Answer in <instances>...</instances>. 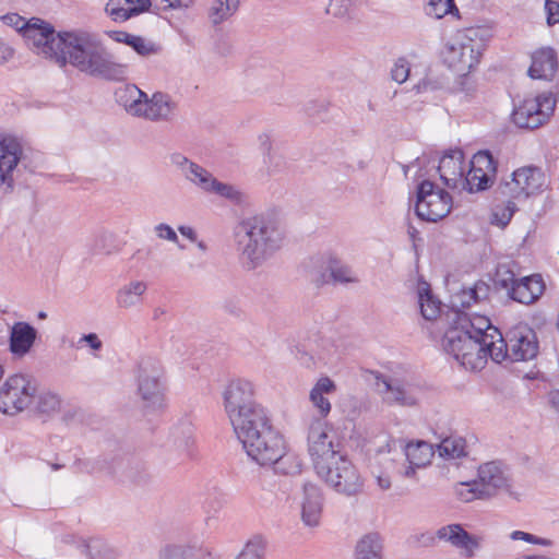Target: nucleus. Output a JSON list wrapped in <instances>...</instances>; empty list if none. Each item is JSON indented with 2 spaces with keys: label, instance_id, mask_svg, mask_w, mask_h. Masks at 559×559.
Returning <instances> with one entry per match:
<instances>
[{
  "label": "nucleus",
  "instance_id": "nucleus-18",
  "mask_svg": "<svg viewBox=\"0 0 559 559\" xmlns=\"http://www.w3.org/2000/svg\"><path fill=\"white\" fill-rule=\"evenodd\" d=\"M21 144L12 139L0 136V191L10 193L14 187L13 173L21 159Z\"/></svg>",
  "mask_w": 559,
  "mask_h": 559
},
{
  "label": "nucleus",
  "instance_id": "nucleus-1",
  "mask_svg": "<svg viewBox=\"0 0 559 559\" xmlns=\"http://www.w3.org/2000/svg\"><path fill=\"white\" fill-rule=\"evenodd\" d=\"M308 451L317 475L335 492L345 497H356L364 491L365 480L357 467L338 444H334L333 436L318 421L308 433Z\"/></svg>",
  "mask_w": 559,
  "mask_h": 559
},
{
  "label": "nucleus",
  "instance_id": "nucleus-56",
  "mask_svg": "<svg viewBox=\"0 0 559 559\" xmlns=\"http://www.w3.org/2000/svg\"><path fill=\"white\" fill-rule=\"evenodd\" d=\"M3 21L13 26L21 35L25 36V31L29 25V20H25L16 13L7 14L3 16Z\"/></svg>",
  "mask_w": 559,
  "mask_h": 559
},
{
  "label": "nucleus",
  "instance_id": "nucleus-40",
  "mask_svg": "<svg viewBox=\"0 0 559 559\" xmlns=\"http://www.w3.org/2000/svg\"><path fill=\"white\" fill-rule=\"evenodd\" d=\"M491 176L483 170H477L473 167L469 168L468 173L463 176L462 186H460L461 190H467L468 192H476L486 190L492 183Z\"/></svg>",
  "mask_w": 559,
  "mask_h": 559
},
{
  "label": "nucleus",
  "instance_id": "nucleus-27",
  "mask_svg": "<svg viewBox=\"0 0 559 559\" xmlns=\"http://www.w3.org/2000/svg\"><path fill=\"white\" fill-rule=\"evenodd\" d=\"M558 68L557 55L552 48H542L532 55L528 75L532 79L550 80Z\"/></svg>",
  "mask_w": 559,
  "mask_h": 559
},
{
  "label": "nucleus",
  "instance_id": "nucleus-17",
  "mask_svg": "<svg viewBox=\"0 0 559 559\" xmlns=\"http://www.w3.org/2000/svg\"><path fill=\"white\" fill-rule=\"evenodd\" d=\"M501 352L503 360L526 361L538 354V342L535 332L526 325L518 326L508 334V342L502 337Z\"/></svg>",
  "mask_w": 559,
  "mask_h": 559
},
{
  "label": "nucleus",
  "instance_id": "nucleus-2",
  "mask_svg": "<svg viewBox=\"0 0 559 559\" xmlns=\"http://www.w3.org/2000/svg\"><path fill=\"white\" fill-rule=\"evenodd\" d=\"M57 64H71L80 72L107 81H121L128 75V66L118 62L97 35L82 31L60 32Z\"/></svg>",
  "mask_w": 559,
  "mask_h": 559
},
{
  "label": "nucleus",
  "instance_id": "nucleus-25",
  "mask_svg": "<svg viewBox=\"0 0 559 559\" xmlns=\"http://www.w3.org/2000/svg\"><path fill=\"white\" fill-rule=\"evenodd\" d=\"M545 292V283L539 274L519 278L510 290V298L523 305L536 302Z\"/></svg>",
  "mask_w": 559,
  "mask_h": 559
},
{
  "label": "nucleus",
  "instance_id": "nucleus-46",
  "mask_svg": "<svg viewBox=\"0 0 559 559\" xmlns=\"http://www.w3.org/2000/svg\"><path fill=\"white\" fill-rule=\"evenodd\" d=\"M105 13L116 23H123L131 19L126 0H108L105 5Z\"/></svg>",
  "mask_w": 559,
  "mask_h": 559
},
{
  "label": "nucleus",
  "instance_id": "nucleus-49",
  "mask_svg": "<svg viewBox=\"0 0 559 559\" xmlns=\"http://www.w3.org/2000/svg\"><path fill=\"white\" fill-rule=\"evenodd\" d=\"M471 167L477 170L480 169L491 176H495L497 171V164L488 151L476 153L471 160Z\"/></svg>",
  "mask_w": 559,
  "mask_h": 559
},
{
  "label": "nucleus",
  "instance_id": "nucleus-16",
  "mask_svg": "<svg viewBox=\"0 0 559 559\" xmlns=\"http://www.w3.org/2000/svg\"><path fill=\"white\" fill-rule=\"evenodd\" d=\"M480 496L486 499L499 495H512V476L509 468L499 461L481 464L477 471Z\"/></svg>",
  "mask_w": 559,
  "mask_h": 559
},
{
  "label": "nucleus",
  "instance_id": "nucleus-33",
  "mask_svg": "<svg viewBox=\"0 0 559 559\" xmlns=\"http://www.w3.org/2000/svg\"><path fill=\"white\" fill-rule=\"evenodd\" d=\"M239 0H211L206 8V16L212 26L229 21L239 10Z\"/></svg>",
  "mask_w": 559,
  "mask_h": 559
},
{
  "label": "nucleus",
  "instance_id": "nucleus-32",
  "mask_svg": "<svg viewBox=\"0 0 559 559\" xmlns=\"http://www.w3.org/2000/svg\"><path fill=\"white\" fill-rule=\"evenodd\" d=\"M147 284L143 281H132L117 292L116 305L120 309H130L142 304Z\"/></svg>",
  "mask_w": 559,
  "mask_h": 559
},
{
  "label": "nucleus",
  "instance_id": "nucleus-42",
  "mask_svg": "<svg viewBox=\"0 0 559 559\" xmlns=\"http://www.w3.org/2000/svg\"><path fill=\"white\" fill-rule=\"evenodd\" d=\"M266 547V539L261 535H254L235 559H265Z\"/></svg>",
  "mask_w": 559,
  "mask_h": 559
},
{
  "label": "nucleus",
  "instance_id": "nucleus-9",
  "mask_svg": "<svg viewBox=\"0 0 559 559\" xmlns=\"http://www.w3.org/2000/svg\"><path fill=\"white\" fill-rule=\"evenodd\" d=\"M36 380L24 373L10 376L0 388V412L16 415L27 408L36 394Z\"/></svg>",
  "mask_w": 559,
  "mask_h": 559
},
{
  "label": "nucleus",
  "instance_id": "nucleus-4",
  "mask_svg": "<svg viewBox=\"0 0 559 559\" xmlns=\"http://www.w3.org/2000/svg\"><path fill=\"white\" fill-rule=\"evenodd\" d=\"M248 456L263 465L276 460L282 451V437L273 428L261 405L229 419Z\"/></svg>",
  "mask_w": 559,
  "mask_h": 559
},
{
  "label": "nucleus",
  "instance_id": "nucleus-64",
  "mask_svg": "<svg viewBox=\"0 0 559 559\" xmlns=\"http://www.w3.org/2000/svg\"><path fill=\"white\" fill-rule=\"evenodd\" d=\"M440 87V84L436 80L430 79H423L420 82H418L414 88L417 93H424L429 91H436Z\"/></svg>",
  "mask_w": 559,
  "mask_h": 559
},
{
  "label": "nucleus",
  "instance_id": "nucleus-53",
  "mask_svg": "<svg viewBox=\"0 0 559 559\" xmlns=\"http://www.w3.org/2000/svg\"><path fill=\"white\" fill-rule=\"evenodd\" d=\"M127 477L135 484H143L148 479L150 475L144 463L134 462L128 467Z\"/></svg>",
  "mask_w": 559,
  "mask_h": 559
},
{
  "label": "nucleus",
  "instance_id": "nucleus-30",
  "mask_svg": "<svg viewBox=\"0 0 559 559\" xmlns=\"http://www.w3.org/2000/svg\"><path fill=\"white\" fill-rule=\"evenodd\" d=\"M336 384L329 377H321L310 391V402L318 409L321 417H326L331 412V403L326 397L335 393Z\"/></svg>",
  "mask_w": 559,
  "mask_h": 559
},
{
  "label": "nucleus",
  "instance_id": "nucleus-43",
  "mask_svg": "<svg viewBox=\"0 0 559 559\" xmlns=\"http://www.w3.org/2000/svg\"><path fill=\"white\" fill-rule=\"evenodd\" d=\"M355 5V0H329L325 14L340 21H349L353 19Z\"/></svg>",
  "mask_w": 559,
  "mask_h": 559
},
{
  "label": "nucleus",
  "instance_id": "nucleus-63",
  "mask_svg": "<svg viewBox=\"0 0 559 559\" xmlns=\"http://www.w3.org/2000/svg\"><path fill=\"white\" fill-rule=\"evenodd\" d=\"M152 3H155L157 9L163 10L188 7V2H185V0H152Z\"/></svg>",
  "mask_w": 559,
  "mask_h": 559
},
{
  "label": "nucleus",
  "instance_id": "nucleus-29",
  "mask_svg": "<svg viewBox=\"0 0 559 559\" xmlns=\"http://www.w3.org/2000/svg\"><path fill=\"white\" fill-rule=\"evenodd\" d=\"M325 264L330 274L329 276L322 275L321 280H318L319 283L325 284L332 281L335 284H352L359 282L356 272L335 255L329 254Z\"/></svg>",
  "mask_w": 559,
  "mask_h": 559
},
{
  "label": "nucleus",
  "instance_id": "nucleus-3",
  "mask_svg": "<svg viewBox=\"0 0 559 559\" xmlns=\"http://www.w3.org/2000/svg\"><path fill=\"white\" fill-rule=\"evenodd\" d=\"M277 219L259 214L242 218L234 228L239 260L247 270H255L269 260L283 243Z\"/></svg>",
  "mask_w": 559,
  "mask_h": 559
},
{
  "label": "nucleus",
  "instance_id": "nucleus-35",
  "mask_svg": "<svg viewBox=\"0 0 559 559\" xmlns=\"http://www.w3.org/2000/svg\"><path fill=\"white\" fill-rule=\"evenodd\" d=\"M436 537L467 550H472L477 546L473 537L460 524H450L439 528Z\"/></svg>",
  "mask_w": 559,
  "mask_h": 559
},
{
  "label": "nucleus",
  "instance_id": "nucleus-39",
  "mask_svg": "<svg viewBox=\"0 0 559 559\" xmlns=\"http://www.w3.org/2000/svg\"><path fill=\"white\" fill-rule=\"evenodd\" d=\"M491 176L483 170H477L473 167L469 168L468 173L463 176L462 186H460L461 190H467L468 192H476L486 190L492 183Z\"/></svg>",
  "mask_w": 559,
  "mask_h": 559
},
{
  "label": "nucleus",
  "instance_id": "nucleus-41",
  "mask_svg": "<svg viewBox=\"0 0 559 559\" xmlns=\"http://www.w3.org/2000/svg\"><path fill=\"white\" fill-rule=\"evenodd\" d=\"M284 450V441L282 440V451L280 453L281 455L270 463H264L262 466L275 465V469L280 473L286 475L299 474L302 467L301 460L299 459V456L293 453H285Z\"/></svg>",
  "mask_w": 559,
  "mask_h": 559
},
{
  "label": "nucleus",
  "instance_id": "nucleus-24",
  "mask_svg": "<svg viewBox=\"0 0 559 559\" xmlns=\"http://www.w3.org/2000/svg\"><path fill=\"white\" fill-rule=\"evenodd\" d=\"M323 496L319 486L312 483L304 485L301 519L307 526H317L321 519Z\"/></svg>",
  "mask_w": 559,
  "mask_h": 559
},
{
  "label": "nucleus",
  "instance_id": "nucleus-19",
  "mask_svg": "<svg viewBox=\"0 0 559 559\" xmlns=\"http://www.w3.org/2000/svg\"><path fill=\"white\" fill-rule=\"evenodd\" d=\"M38 331L26 321H16L9 326V352L13 358L22 359L34 348Z\"/></svg>",
  "mask_w": 559,
  "mask_h": 559
},
{
  "label": "nucleus",
  "instance_id": "nucleus-45",
  "mask_svg": "<svg viewBox=\"0 0 559 559\" xmlns=\"http://www.w3.org/2000/svg\"><path fill=\"white\" fill-rule=\"evenodd\" d=\"M60 407L61 400L58 394L50 391H44L38 394L36 408L39 413L51 415L58 413Z\"/></svg>",
  "mask_w": 559,
  "mask_h": 559
},
{
  "label": "nucleus",
  "instance_id": "nucleus-14",
  "mask_svg": "<svg viewBox=\"0 0 559 559\" xmlns=\"http://www.w3.org/2000/svg\"><path fill=\"white\" fill-rule=\"evenodd\" d=\"M59 35L60 33H56L50 23L39 17H32L25 31L24 39L36 55L57 63L59 50H61Z\"/></svg>",
  "mask_w": 559,
  "mask_h": 559
},
{
  "label": "nucleus",
  "instance_id": "nucleus-57",
  "mask_svg": "<svg viewBox=\"0 0 559 559\" xmlns=\"http://www.w3.org/2000/svg\"><path fill=\"white\" fill-rule=\"evenodd\" d=\"M519 278L515 277L514 273L507 271H498L497 273V283L508 292V296L510 297V290L518 283Z\"/></svg>",
  "mask_w": 559,
  "mask_h": 559
},
{
  "label": "nucleus",
  "instance_id": "nucleus-13",
  "mask_svg": "<svg viewBox=\"0 0 559 559\" xmlns=\"http://www.w3.org/2000/svg\"><path fill=\"white\" fill-rule=\"evenodd\" d=\"M452 207V198L443 189H436L435 183L424 180L417 187L415 204L416 215L427 222H437L445 217Z\"/></svg>",
  "mask_w": 559,
  "mask_h": 559
},
{
  "label": "nucleus",
  "instance_id": "nucleus-26",
  "mask_svg": "<svg viewBox=\"0 0 559 559\" xmlns=\"http://www.w3.org/2000/svg\"><path fill=\"white\" fill-rule=\"evenodd\" d=\"M433 448L426 441L409 442L404 448V454L408 466L400 473L407 478L416 474V468H423L430 464L433 456Z\"/></svg>",
  "mask_w": 559,
  "mask_h": 559
},
{
  "label": "nucleus",
  "instance_id": "nucleus-7",
  "mask_svg": "<svg viewBox=\"0 0 559 559\" xmlns=\"http://www.w3.org/2000/svg\"><path fill=\"white\" fill-rule=\"evenodd\" d=\"M450 326L442 338L445 353L453 356L465 369L480 370L485 367L489 354L467 329L449 320Z\"/></svg>",
  "mask_w": 559,
  "mask_h": 559
},
{
  "label": "nucleus",
  "instance_id": "nucleus-12",
  "mask_svg": "<svg viewBox=\"0 0 559 559\" xmlns=\"http://www.w3.org/2000/svg\"><path fill=\"white\" fill-rule=\"evenodd\" d=\"M556 98L552 93H542L533 98L524 99L511 115L512 122L521 129H536L543 126L552 115Z\"/></svg>",
  "mask_w": 559,
  "mask_h": 559
},
{
  "label": "nucleus",
  "instance_id": "nucleus-58",
  "mask_svg": "<svg viewBox=\"0 0 559 559\" xmlns=\"http://www.w3.org/2000/svg\"><path fill=\"white\" fill-rule=\"evenodd\" d=\"M510 538L512 540H524V542H527L531 544H537V545H544V546L550 545V540L545 539V538H539L533 534L522 532V531H513L510 534Z\"/></svg>",
  "mask_w": 559,
  "mask_h": 559
},
{
  "label": "nucleus",
  "instance_id": "nucleus-23",
  "mask_svg": "<svg viewBox=\"0 0 559 559\" xmlns=\"http://www.w3.org/2000/svg\"><path fill=\"white\" fill-rule=\"evenodd\" d=\"M176 108V103L168 94L156 92L152 97L146 96L140 118L153 122L169 121Z\"/></svg>",
  "mask_w": 559,
  "mask_h": 559
},
{
  "label": "nucleus",
  "instance_id": "nucleus-62",
  "mask_svg": "<svg viewBox=\"0 0 559 559\" xmlns=\"http://www.w3.org/2000/svg\"><path fill=\"white\" fill-rule=\"evenodd\" d=\"M15 55V50L2 38H0V64L10 62Z\"/></svg>",
  "mask_w": 559,
  "mask_h": 559
},
{
  "label": "nucleus",
  "instance_id": "nucleus-37",
  "mask_svg": "<svg viewBox=\"0 0 559 559\" xmlns=\"http://www.w3.org/2000/svg\"><path fill=\"white\" fill-rule=\"evenodd\" d=\"M159 559H214L212 555L203 548L168 545L160 550Z\"/></svg>",
  "mask_w": 559,
  "mask_h": 559
},
{
  "label": "nucleus",
  "instance_id": "nucleus-54",
  "mask_svg": "<svg viewBox=\"0 0 559 559\" xmlns=\"http://www.w3.org/2000/svg\"><path fill=\"white\" fill-rule=\"evenodd\" d=\"M411 67L405 58H400L391 69V78L399 84L404 83L409 76Z\"/></svg>",
  "mask_w": 559,
  "mask_h": 559
},
{
  "label": "nucleus",
  "instance_id": "nucleus-52",
  "mask_svg": "<svg viewBox=\"0 0 559 559\" xmlns=\"http://www.w3.org/2000/svg\"><path fill=\"white\" fill-rule=\"evenodd\" d=\"M173 436L178 448L188 450L193 444L192 428L188 424L176 428Z\"/></svg>",
  "mask_w": 559,
  "mask_h": 559
},
{
  "label": "nucleus",
  "instance_id": "nucleus-5",
  "mask_svg": "<svg viewBox=\"0 0 559 559\" xmlns=\"http://www.w3.org/2000/svg\"><path fill=\"white\" fill-rule=\"evenodd\" d=\"M485 47V31L478 27L461 29L445 41L441 59L449 69L466 75L479 63Z\"/></svg>",
  "mask_w": 559,
  "mask_h": 559
},
{
  "label": "nucleus",
  "instance_id": "nucleus-60",
  "mask_svg": "<svg viewBox=\"0 0 559 559\" xmlns=\"http://www.w3.org/2000/svg\"><path fill=\"white\" fill-rule=\"evenodd\" d=\"M545 10L549 25L559 23V0H546Z\"/></svg>",
  "mask_w": 559,
  "mask_h": 559
},
{
  "label": "nucleus",
  "instance_id": "nucleus-15",
  "mask_svg": "<svg viewBox=\"0 0 559 559\" xmlns=\"http://www.w3.org/2000/svg\"><path fill=\"white\" fill-rule=\"evenodd\" d=\"M222 399L228 419L261 406L255 400L254 384L242 378L230 380L222 392Z\"/></svg>",
  "mask_w": 559,
  "mask_h": 559
},
{
  "label": "nucleus",
  "instance_id": "nucleus-21",
  "mask_svg": "<svg viewBox=\"0 0 559 559\" xmlns=\"http://www.w3.org/2000/svg\"><path fill=\"white\" fill-rule=\"evenodd\" d=\"M491 287L484 281L476 282L472 287L462 288L454 293L450 299L451 311L448 313V320H452L453 312H464L474 304H481L488 300Z\"/></svg>",
  "mask_w": 559,
  "mask_h": 559
},
{
  "label": "nucleus",
  "instance_id": "nucleus-59",
  "mask_svg": "<svg viewBox=\"0 0 559 559\" xmlns=\"http://www.w3.org/2000/svg\"><path fill=\"white\" fill-rule=\"evenodd\" d=\"M154 230L159 239L178 242V236L170 225L159 223L154 227Z\"/></svg>",
  "mask_w": 559,
  "mask_h": 559
},
{
  "label": "nucleus",
  "instance_id": "nucleus-6",
  "mask_svg": "<svg viewBox=\"0 0 559 559\" xmlns=\"http://www.w3.org/2000/svg\"><path fill=\"white\" fill-rule=\"evenodd\" d=\"M171 164L182 177L205 194L215 195L234 204L243 201V193L234 185L218 180L211 171L181 154L171 156Z\"/></svg>",
  "mask_w": 559,
  "mask_h": 559
},
{
  "label": "nucleus",
  "instance_id": "nucleus-44",
  "mask_svg": "<svg viewBox=\"0 0 559 559\" xmlns=\"http://www.w3.org/2000/svg\"><path fill=\"white\" fill-rule=\"evenodd\" d=\"M258 140L260 148L264 155V163L267 165L269 173L273 174L280 171L284 162L282 157L272 154V141L270 135L266 133L260 134Z\"/></svg>",
  "mask_w": 559,
  "mask_h": 559
},
{
  "label": "nucleus",
  "instance_id": "nucleus-51",
  "mask_svg": "<svg viewBox=\"0 0 559 559\" xmlns=\"http://www.w3.org/2000/svg\"><path fill=\"white\" fill-rule=\"evenodd\" d=\"M130 47H132L133 50L142 57L156 55L159 50V48L154 43L136 35H134L132 41L130 43Z\"/></svg>",
  "mask_w": 559,
  "mask_h": 559
},
{
  "label": "nucleus",
  "instance_id": "nucleus-31",
  "mask_svg": "<svg viewBox=\"0 0 559 559\" xmlns=\"http://www.w3.org/2000/svg\"><path fill=\"white\" fill-rule=\"evenodd\" d=\"M340 357V346L332 336L319 335L311 348L308 360L319 361L323 365L335 362Z\"/></svg>",
  "mask_w": 559,
  "mask_h": 559
},
{
  "label": "nucleus",
  "instance_id": "nucleus-48",
  "mask_svg": "<svg viewBox=\"0 0 559 559\" xmlns=\"http://www.w3.org/2000/svg\"><path fill=\"white\" fill-rule=\"evenodd\" d=\"M453 10H456L454 0H428L425 7L426 14L435 19H442Z\"/></svg>",
  "mask_w": 559,
  "mask_h": 559
},
{
  "label": "nucleus",
  "instance_id": "nucleus-8",
  "mask_svg": "<svg viewBox=\"0 0 559 559\" xmlns=\"http://www.w3.org/2000/svg\"><path fill=\"white\" fill-rule=\"evenodd\" d=\"M136 395L147 411L165 406V371L162 362L151 356L141 357L134 371Z\"/></svg>",
  "mask_w": 559,
  "mask_h": 559
},
{
  "label": "nucleus",
  "instance_id": "nucleus-38",
  "mask_svg": "<svg viewBox=\"0 0 559 559\" xmlns=\"http://www.w3.org/2000/svg\"><path fill=\"white\" fill-rule=\"evenodd\" d=\"M437 451L444 460H459L467 455L466 441L460 436H450L438 444Z\"/></svg>",
  "mask_w": 559,
  "mask_h": 559
},
{
  "label": "nucleus",
  "instance_id": "nucleus-10",
  "mask_svg": "<svg viewBox=\"0 0 559 559\" xmlns=\"http://www.w3.org/2000/svg\"><path fill=\"white\" fill-rule=\"evenodd\" d=\"M453 323H460L468 332L478 340L480 345L485 348L490 358L496 362H501L503 357L501 347L502 334L501 332L491 324L490 320L480 314L468 316L465 312H453Z\"/></svg>",
  "mask_w": 559,
  "mask_h": 559
},
{
  "label": "nucleus",
  "instance_id": "nucleus-22",
  "mask_svg": "<svg viewBox=\"0 0 559 559\" xmlns=\"http://www.w3.org/2000/svg\"><path fill=\"white\" fill-rule=\"evenodd\" d=\"M464 154L462 150H452L445 153L439 162L438 173L444 186L450 189H460L464 176Z\"/></svg>",
  "mask_w": 559,
  "mask_h": 559
},
{
  "label": "nucleus",
  "instance_id": "nucleus-47",
  "mask_svg": "<svg viewBox=\"0 0 559 559\" xmlns=\"http://www.w3.org/2000/svg\"><path fill=\"white\" fill-rule=\"evenodd\" d=\"M508 200L503 202L502 205H497L492 213V223H496L501 226H507L511 221L513 214L518 210L515 201L513 199L507 198Z\"/></svg>",
  "mask_w": 559,
  "mask_h": 559
},
{
  "label": "nucleus",
  "instance_id": "nucleus-61",
  "mask_svg": "<svg viewBox=\"0 0 559 559\" xmlns=\"http://www.w3.org/2000/svg\"><path fill=\"white\" fill-rule=\"evenodd\" d=\"M102 547L103 543L99 539H91L88 543L83 545V552L91 559H100L103 558V554L100 551Z\"/></svg>",
  "mask_w": 559,
  "mask_h": 559
},
{
  "label": "nucleus",
  "instance_id": "nucleus-20",
  "mask_svg": "<svg viewBox=\"0 0 559 559\" xmlns=\"http://www.w3.org/2000/svg\"><path fill=\"white\" fill-rule=\"evenodd\" d=\"M384 401L401 406H413L417 403L421 388L415 382L390 378L384 382Z\"/></svg>",
  "mask_w": 559,
  "mask_h": 559
},
{
  "label": "nucleus",
  "instance_id": "nucleus-50",
  "mask_svg": "<svg viewBox=\"0 0 559 559\" xmlns=\"http://www.w3.org/2000/svg\"><path fill=\"white\" fill-rule=\"evenodd\" d=\"M480 487L477 484V479L466 483H460L456 488L455 492L460 500L464 502H471L475 499H486V497L480 496L479 491Z\"/></svg>",
  "mask_w": 559,
  "mask_h": 559
},
{
  "label": "nucleus",
  "instance_id": "nucleus-36",
  "mask_svg": "<svg viewBox=\"0 0 559 559\" xmlns=\"http://www.w3.org/2000/svg\"><path fill=\"white\" fill-rule=\"evenodd\" d=\"M417 293L421 316L426 320L437 319L440 314L441 304L432 296L430 285L424 281L419 282Z\"/></svg>",
  "mask_w": 559,
  "mask_h": 559
},
{
  "label": "nucleus",
  "instance_id": "nucleus-34",
  "mask_svg": "<svg viewBox=\"0 0 559 559\" xmlns=\"http://www.w3.org/2000/svg\"><path fill=\"white\" fill-rule=\"evenodd\" d=\"M383 539L378 533L361 536L355 546V559H383Z\"/></svg>",
  "mask_w": 559,
  "mask_h": 559
},
{
  "label": "nucleus",
  "instance_id": "nucleus-55",
  "mask_svg": "<svg viewBox=\"0 0 559 559\" xmlns=\"http://www.w3.org/2000/svg\"><path fill=\"white\" fill-rule=\"evenodd\" d=\"M126 4L128 5V12L133 17L150 11L153 3L152 0H126Z\"/></svg>",
  "mask_w": 559,
  "mask_h": 559
},
{
  "label": "nucleus",
  "instance_id": "nucleus-11",
  "mask_svg": "<svg viewBox=\"0 0 559 559\" xmlns=\"http://www.w3.org/2000/svg\"><path fill=\"white\" fill-rule=\"evenodd\" d=\"M545 179L540 168L524 166L514 170L510 180L499 185L497 194L501 198H510L518 201L525 200L543 190Z\"/></svg>",
  "mask_w": 559,
  "mask_h": 559
},
{
  "label": "nucleus",
  "instance_id": "nucleus-28",
  "mask_svg": "<svg viewBox=\"0 0 559 559\" xmlns=\"http://www.w3.org/2000/svg\"><path fill=\"white\" fill-rule=\"evenodd\" d=\"M147 94L134 84H126L118 87L115 98L119 106L132 117L140 118Z\"/></svg>",
  "mask_w": 559,
  "mask_h": 559
}]
</instances>
